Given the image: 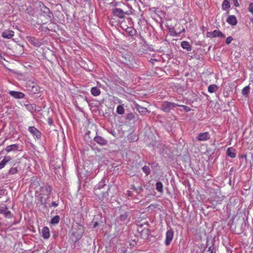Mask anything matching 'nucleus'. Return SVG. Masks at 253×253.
<instances>
[{
    "instance_id": "obj_1",
    "label": "nucleus",
    "mask_w": 253,
    "mask_h": 253,
    "mask_svg": "<svg viewBox=\"0 0 253 253\" xmlns=\"http://www.w3.org/2000/svg\"><path fill=\"white\" fill-rule=\"evenodd\" d=\"M176 106H177V103L169 101H164L161 105V109L165 113H169L171 109H173Z\"/></svg>"
},
{
    "instance_id": "obj_2",
    "label": "nucleus",
    "mask_w": 253,
    "mask_h": 253,
    "mask_svg": "<svg viewBox=\"0 0 253 253\" xmlns=\"http://www.w3.org/2000/svg\"><path fill=\"white\" fill-rule=\"evenodd\" d=\"M40 6L41 9V14L47 17L48 19L51 21L54 17L52 12L42 3L40 4Z\"/></svg>"
},
{
    "instance_id": "obj_3",
    "label": "nucleus",
    "mask_w": 253,
    "mask_h": 253,
    "mask_svg": "<svg viewBox=\"0 0 253 253\" xmlns=\"http://www.w3.org/2000/svg\"><path fill=\"white\" fill-rule=\"evenodd\" d=\"M112 13L114 16L118 17L120 18H123L125 15H128L131 12L129 11H125L123 9L119 8H114L112 9Z\"/></svg>"
},
{
    "instance_id": "obj_4",
    "label": "nucleus",
    "mask_w": 253,
    "mask_h": 253,
    "mask_svg": "<svg viewBox=\"0 0 253 253\" xmlns=\"http://www.w3.org/2000/svg\"><path fill=\"white\" fill-rule=\"evenodd\" d=\"M207 37L210 38L220 37L224 38L225 35L219 30H215L212 32H208L207 33Z\"/></svg>"
},
{
    "instance_id": "obj_5",
    "label": "nucleus",
    "mask_w": 253,
    "mask_h": 253,
    "mask_svg": "<svg viewBox=\"0 0 253 253\" xmlns=\"http://www.w3.org/2000/svg\"><path fill=\"white\" fill-rule=\"evenodd\" d=\"M28 42L32 45L36 47H40L42 44V40L38 39L33 37H27Z\"/></svg>"
},
{
    "instance_id": "obj_6",
    "label": "nucleus",
    "mask_w": 253,
    "mask_h": 253,
    "mask_svg": "<svg viewBox=\"0 0 253 253\" xmlns=\"http://www.w3.org/2000/svg\"><path fill=\"white\" fill-rule=\"evenodd\" d=\"M173 235L174 233L172 229H170L167 231L166 232V240L165 241V244L166 246H168L170 244L173 239Z\"/></svg>"
},
{
    "instance_id": "obj_7",
    "label": "nucleus",
    "mask_w": 253,
    "mask_h": 253,
    "mask_svg": "<svg viewBox=\"0 0 253 253\" xmlns=\"http://www.w3.org/2000/svg\"><path fill=\"white\" fill-rule=\"evenodd\" d=\"M93 140L101 146H105L108 143V140L103 137L96 135L93 138Z\"/></svg>"
},
{
    "instance_id": "obj_8",
    "label": "nucleus",
    "mask_w": 253,
    "mask_h": 253,
    "mask_svg": "<svg viewBox=\"0 0 253 253\" xmlns=\"http://www.w3.org/2000/svg\"><path fill=\"white\" fill-rule=\"evenodd\" d=\"M211 135L208 132H205L200 133L197 137V139L199 141H207L210 139Z\"/></svg>"
},
{
    "instance_id": "obj_9",
    "label": "nucleus",
    "mask_w": 253,
    "mask_h": 253,
    "mask_svg": "<svg viewBox=\"0 0 253 253\" xmlns=\"http://www.w3.org/2000/svg\"><path fill=\"white\" fill-rule=\"evenodd\" d=\"M8 94L15 99H21L25 96V94L20 91L11 90L8 92Z\"/></svg>"
},
{
    "instance_id": "obj_10",
    "label": "nucleus",
    "mask_w": 253,
    "mask_h": 253,
    "mask_svg": "<svg viewBox=\"0 0 253 253\" xmlns=\"http://www.w3.org/2000/svg\"><path fill=\"white\" fill-rule=\"evenodd\" d=\"M28 130L35 137L39 139L41 137V133L37 129L35 126H30L28 128Z\"/></svg>"
},
{
    "instance_id": "obj_11",
    "label": "nucleus",
    "mask_w": 253,
    "mask_h": 253,
    "mask_svg": "<svg viewBox=\"0 0 253 253\" xmlns=\"http://www.w3.org/2000/svg\"><path fill=\"white\" fill-rule=\"evenodd\" d=\"M14 36V32L13 31L6 30L4 31L1 33V36L2 38L7 39H11Z\"/></svg>"
},
{
    "instance_id": "obj_12",
    "label": "nucleus",
    "mask_w": 253,
    "mask_h": 253,
    "mask_svg": "<svg viewBox=\"0 0 253 253\" xmlns=\"http://www.w3.org/2000/svg\"><path fill=\"white\" fill-rule=\"evenodd\" d=\"M51 187L48 185H45L41 187V195H49L51 191Z\"/></svg>"
},
{
    "instance_id": "obj_13",
    "label": "nucleus",
    "mask_w": 253,
    "mask_h": 253,
    "mask_svg": "<svg viewBox=\"0 0 253 253\" xmlns=\"http://www.w3.org/2000/svg\"><path fill=\"white\" fill-rule=\"evenodd\" d=\"M226 22L232 26H235L237 23L236 17L234 15H230L226 19Z\"/></svg>"
},
{
    "instance_id": "obj_14",
    "label": "nucleus",
    "mask_w": 253,
    "mask_h": 253,
    "mask_svg": "<svg viewBox=\"0 0 253 253\" xmlns=\"http://www.w3.org/2000/svg\"><path fill=\"white\" fill-rule=\"evenodd\" d=\"M42 237L44 239H48L50 236L49 228L46 226L43 227L42 230Z\"/></svg>"
},
{
    "instance_id": "obj_15",
    "label": "nucleus",
    "mask_w": 253,
    "mask_h": 253,
    "mask_svg": "<svg viewBox=\"0 0 253 253\" xmlns=\"http://www.w3.org/2000/svg\"><path fill=\"white\" fill-rule=\"evenodd\" d=\"M135 107L137 109L139 113L142 115H145L148 112V110L146 108L143 107L138 105V104H135Z\"/></svg>"
},
{
    "instance_id": "obj_16",
    "label": "nucleus",
    "mask_w": 253,
    "mask_h": 253,
    "mask_svg": "<svg viewBox=\"0 0 253 253\" xmlns=\"http://www.w3.org/2000/svg\"><path fill=\"white\" fill-rule=\"evenodd\" d=\"M19 148V145L17 144H14L10 145L7 146L5 148V151L7 152H9L11 151H14L18 150Z\"/></svg>"
},
{
    "instance_id": "obj_17",
    "label": "nucleus",
    "mask_w": 253,
    "mask_h": 253,
    "mask_svg": "<svg viewBox=\"0 0 253 253\" xmlns=\"http://www.w3.org/2000/svg\"><path fill=\"white\" fill-rule=\"evenodd\" d=\"M126 120H128V121L134 120L136 119H138V115L131 112L129 113L126 115Z\"/></svg>"
},
{
    "instance_id": "obj_18",
    "label": "nucleus",
    "mask_w": 253,
    "mask_h": 253,
    "mask_svg": "<svg viewBox=\"0 0 253 253\" xmlns=\"http://www.w3.org/2000/svg\"><path fill=\"white\" fill-rule=\"evenodd\" d=\"M227 155L231 158H235L236 156L235 150L232 147L228 148L227 150Z\"/></svg>"
},
{
    "instance_id": "obj_19",
    "label": "nucleus",
    "mask_w": 253,
    "mask_h": 253,
    "mask_svg": "<svg viewBox=\"0 0 253 253\" xmlns=\"http://www.w3.org/2000/svg\"><path fill=\"white\" fill-rule=\"evenodd\" d=\"M181 47L185 49H186L188 51H190L192 50V47L190 45L189 43L187 41H183L181 43Z\"/></svg>"
},
{
    "instance_id": "obj_20",
    "label": "nucleus",
    "mask_w": 253,
    "mask_h": 253,
    "mask_svg": "<svg viewBox=\"0 0 253 253\" xmlns=\"http://www.w3.org/2000/svg\"><path fill=\"white\" fill-rule=\"evenodd\" d=\"M11 158L9 156H5L0 162V169H2L6 164L10 160Z\"/></svg>"
},
{
    "instance_id": "obj_21",
    "label": "nucleus",
    "mask_w": 253,
    "mask_h": 253,
    "mask_svg": "<svg viewBox=\"0 0 253 253\" xmlns=\"http://www.w3.org/2000/svg\"><path fill=\"white\" fill-rule=\"evenodd\" d=\"M26 109L31 113L36 112L37 108L36 105L34 104H25Z\"/></svg>"
},
{
    "instance_id": "obj_22",
    "label": "nucleus",
    "mask_w": 253,
    "mask_h": 253,
    "mask_svg": "<svg viewBox=\"0 0 253 253\" xmlns=\"http://www.w3.org/2000/svg\"><path fill=\"white\" fill-rule=\"evenodd\" d=\"M91 93L92 95L94 96H97L100 95L101 91L100 89L97 87H93L91 89Z\"/></svg>"
},
{
    "instance_id": "obj_23",
    "label": "nucleus",
    "mask_w": 253,
    "mask_h": 253,
    "mask_svg": "<svg viewBox=\"0 0 253 253\" xmlns=\"http://www.w3.org/2000/svg\"><path fill=\"white\" fill-rule=\"evenodd\" d=\"M218 88V87L216 84H211L208 87V91L210 93H213L216 92Z\"/></svg>"
},
{
    "instance_id": "obj_24",
    "label": "nucleus",
    "mask_w": 253,
    "mask_h": 253,
    "mask_svg": "<svg viewBox=\"0 0 253 253\" xmlns=\"http://www.w3.org/2000/svg\"><path fill=\"white\" fill-rule=\"evenodd\" d=\"M250 90V87L249 85L245 86L242 90V94L243 95V96L247 97L249 96V93Z\"/></svg>"
},
{
    "instance_id": "obj_25",
    "label": "nucleus",
    "mask_w": 253,
    "mask_h": 253,
    "mask_svg": "<svg viewBox=\"0 0 253 253\" xmlns=\"http://www.w3.org/2000/svg\"><path fill=\"white\" fill-rule=\"evenodd\" d=\"M117 113L119 115H123L125 113V109L123 105H118L116 109Z\"/></svg>"
},
{
    "instance_id": "obj_26",
    "label": "nucleus",
    "mask_w": 253,
    "mask_h": 253,
    "mask_svg": "<svg viewBox=\"0 0 253 253\" xmlns=\"http://www.w3.org/2000/svg\"><path fill=\"white\" fill-rule=\"evenodd\" d=\"M156 189L159 192H163V185L160 181H158L156 184Z\"/></svg>"
},
{
    "instance_id": "obj_27",
    "label": "nucleus",
    "mask_w": 253,
    "mask_h": 253,
    "mask_svg": "<svg viewBox=\"0 0 253 253\" xmlns=\"http://www.w3.org/2000/svg\"><path fill=\"white\" fill-rule=\"evenodd\" d=\"M230 7V4L227 0H224L222 4V8L224 10L229 9Z\"/></svg>"
},
{
    "instance_id": "obj_28",
    "label": "nucleus",
    "mask_w": 253,
    "mask_h": 253,
    "mask_svg": "<svg viewBox=\"0 0 253 253\" xmlns=\"http://www.w3.org/2000/svg\"><path fill=\"white\" fill-rule=\"evenodd\" d=\"M106 185L105 180L102 179L95 187V189H100L103 188Z\"/></svg>"
},
{
    "instance_id": "obj_29",
    "label": "nucleus",
    "mask_w": 253,
    "mask_h": 253,
    "mask_svg": "<svg viewBox=\"0 0 253 253\" xmlns=\"http://www.w3.org/2000/svg\"><path fill=\"white\" fill-rule=\"evenodd\" d=\"M60 216L59 215H55L51 218L50 223L52 224H56L59 222Z\"/></svg>"
},
{
    "instance_id": "obj_30",
    "label": "nucleus",
    "mask_w": 253,
    "mask_h": 253,
    "mask_svg": "<svg viewBox=\"0 0 253 253\" xmlns=\"http://www.w3.org/2000/svg\"><path fill=\"white\" fill-rule=\"evenodd\" d=\"M43 195H40V201L41 202V205H43L44 207L46 208V202L44 199V198L43 196Z\"/></svg>"
},
{
    "instance_id": "obj_31",
    "label": "nucleus",
    "mask_w": 253,
    "mask_h": 253,
    "mask_svg": "<svg viewBox=\"0 0 253 253\" xmlns=\"http://www.w3.org/2000/svg\"><path fill=\"white\" fill-rule=\"evenodd\" d=\"M128 214H129V213L128 212H125L124 213L120 215V219L121 221L126 220L128 216Z\"/></svg>"
},
{
    "instance_id": "obj_32",
    "label": "nucleus",
    "mask_w": 253,
    "mask_h": 253,
    "mask_svg": "<svg viewBox=\"0 0 253 253\" xmlns=\"http://www.w3.org/2000/svg\"><path fill=\"white\" fill-rule=\"evenodd\" d=\"M142 169L146 175L150 174V169L149 167L145 166L142 168Z\"/></svg>"
},
{
    "instance_id": "obj_33",
    "label": "nucleus",
    "mask_w": 253,
    "mask_h": 253,
    "mask_svg": "<svg viewBox=\"0 0 253 253\" xmlns=\"http://www.w3.org/2000/svg\"><path fill=\"white\" fill-rule=\"evenodd\" d=\"M177 106L182 107L183 108L184 110L187 112H188L191 110V109L189 107L185 106V105H181V104L177 103Z\"/></svg>"
},
{
    "instance_id": "obj_34",
    "label": "nucleus",
    "mask_w": 253,
    "mask_h": 253,
    "mask_svg": "<svg viewBox=\"0 0 253 253\" xmlns=\"http://www.w3.org/2000/svg\"><path fill=\"white\" fill-rule=\"evenodd\" d=\"M17 172V169L16 168H11L9 170V173L11 174H14Z\"/></svg>"
},
{
    "instance_id": "obj_35",
    "label": "nucleus",
    "mask_w": 253,
    "mask_h": 253,
    "mask_svg": "<svg viewBox=\"0 0 253 253\" xmlns=\"http://www.w3.org/2000/svg\"><path fill=\"white\" fill-rule=\"evenodd\" d=\"M248 10L250 12H251L252 14H253V2H251L249 4L248 7Z\"/></svg>"
},
{
    "instance_id": "obj_36",
    "label": "nucleus",
    "mask_w": 253,
    "mask_h": 253,
    "mask_svg": "<svg viewBox=\"0 0 253 253\" xmlns=\"http://www.w3.org/2000/svg\"><path fill=\"white\" fill-rule=\"evenodd\" d=\"M3 214H4V216L6 217H8V218L11 217V213L9 211L6 210V211H5V212L3 213Z\"/></svg>"
},
{
    "instance_id": "obj_37",
    "label": "nucleus",
    "mask_w": 253,
    "mask_h": 253,
    "mask_svg": "<svg viewBox=\"0 0 253 253\" xmlns=\"http://www.w3.org/2000/svg\"><path fill=\"white\" fill-rule=\"evenodd\" d=\"M7 210V208L6 205H4L3 207H0V212L2 213H3Z\"/></svg>"
},
{
    "instance_id": "obj_38",
    "label": "nucleus",
    "mask_w": 253,
    "mask_h": 253,
    "mask_svg": "<svg viewBox=\"0 0 253 253\" xmlns=\"http://www.w3.org/2000/svg\"><path fill=\"white\" fill-rule=\"evenodd\" d=\"M233 40V39L232 37H231V36L228 37L226 39V44H230Z\"/></svg>"
},
{
    "instance_id": "obj_39",
    "label": "nucleus",
    "mask_w": 253,
    "mask_h": 253,
    "mask_svg": "<svg viewBox=\"0 0 253 253\" xmlns=\"http://www.w3.org/2000/svg\"><path fill=\"white\" fill-rule=\"evenodd\" d=\"M129 29H130V30H129L128 31L129 35L131 37L135 35L136 31L134 30L130 29V28H129Z\"/></svg>"
},
{
    "instance_id": "obj_40",
    "label": "nucleus",
    "mask_w": 253,
    "mask_h": 253,
    "mask_svg": "<svg viewBox=\"0 0 253 253\" xmlns=\"http://www.w3.org/2000/svg\"><path fill=\"white\" fill-rule=\"evenodd\" d=\"M143 191V189L141 186L136 188V192L137 194L140 193Z\"/></svg>"
},
{
    "instance_id": "obj_41",
    "label": "nucleus",
    "mask_w": 253,
    "mask_h": 253,
    "mask_svg": "<svg viewBox=\"0 0 253 253\" xmlns=\"http://www.w3.org/2000/svg\"><path fill=\"white\" fill-rule=\"evenodd\" d=\"M148 229H143L142 231V234L143 233L145 234V238H147L148 237Z\"/></svg>"
},
{
    "instance_id": "obj_42",
    "label": "nucleus",
    "mask_w": 253,
    "mask_h": 253,
    "mask_svg": "<svg viewBox=\"0 0 253 253\" xmlns=\"http://www.w3.org/2000/svg\"><path fill=\"white\" fill-rule=\"evenodd\" d=\"M233 2L234 4V5L235 7H238L239 6V4L238 3V0H233Z\"/></svg>"
},
{
    "instance_id": "obj_43",
    "label": "nucleus",
    "mask_w": 253,
    "mask_h": 253,
    "mask_svg": "<svg viewBox=\"0 0 253 253\" xmlns=\"http://www.w3.org/2000/svg\"><path fill=\"white\" fill-rule=\"evenodd\" d=\"M58 206V203H56V202H53L52 203H51V205H49V207H56Z\"/></svg>"
},
{
    "instance_id": "obj_44",
    "label": "nucleus",
    "mask_w": 253,
    "mask_h": 253,
    "mask_svg": "<svg viewBox=\"0 0 253 253\" xmlns=\"http://www.w3.org/2000/svg\"><path fill=\"white\" fill-rule=\"evenodd\" d=\"M48 124L50 125H52V124H53V122H52V120H51V119L50 118H49L48 119Z\"/></svg>"
},
{
    "instance_id": "obj_45",
    "label": "nucleus",
    "mask_w": 253,
    "mask_h": 253,
    "mask_svg": "<svg viewBox=\"0 0 253 253\" xmlns=\"http://www.w3.org/2000/svg\"><path fill=\"white\" fill-rule=\"evenodd\" d=\"M46 195V197L45 198H44V199L46 200V204H47V202L49 199V195Z\"/></svg>"
},
{
    "instance_id": "obj_46",
    "label": "nucleus",
    "mask_w": 253,
    "mask_h": 253,
    "mask_svg": "<svg viewBox=\"0 0 253 253\" xmlns=\"http://www.w3.org/2000/svg\"><path fill=\"white\" fill-rule=\"evenodd\" d=\"M34 88H35V90H33V91L34 93H36V92L38 91V87L37 86H36V87L33 86V89H34Z\"/></svg>"
},
{
    "instance_id": "obj_47",
    "label": "nucleus",
    "mask_w": 253,
    "mask_h": 253,
    "mask_svg": "<svg viewBox=\"0 0 253 253\" xmlns=\"http://www.w3.org/2000/svg\"><path fill=\"white\" fill-rule=\"evenodd\" d=\"M131 189H133V190L135 191L136 190V187H135V186L134 185H131Z\"/></svg>"
},
{
    "instance_id": "obj_48",
    "label": "nucleus",
    "mask_w": 253,
    "mask_h": 253,
    "mask_svg": "<svg viewBox=\"0 0 253 253\" xmlns=\"http://www.w3.org/2000/svg\"><path fill=\"white\" fill-rule=\"evenodd\" d=\"M31 253V251L29 250V251H23L22 252V253Z\"/></svg>"
},
{
    "instance_id": "obj_49",
    "label": "nucleus",
    "mask_w": 253,
    "mask_h": 253,
    "mask_svg": "<svg viewBox=\"0 0 253 253\" xmlns=\"http://www.w3.org/2000/svg\"><path fill=\"white\" fill-rule=\"evenodd\" d=\"M98 225V223L97 222H95V224H94V227H96Z\"/></svg>"
},
{
    "instance_id": "obj_50",
    "label": "nucleus",
    "mask_w": 253,
    "mask_h": 253,
    "mask_svg": "<svg viewBox=\"0 0 253 253\" xmlns=\"http://www.w3.org/2000/svg\"><path fill=\"white\" fill-rule=\"evenodd\" d=\"M3 57L1 56V54L0 53V59H3Z\"/></svg>"
},
{
    "instance_id": "obj_51",
    "label": "nucleus",
    "mask_w": 253,
    "mask_h": 253,
    "mask_svg": "<svg viewBox=\"0 0 253 253\" xmlns=\"http://www.w3.org/2000/svg\"><path fill=\"white\" fill-rule=\"evenodd\" d=\"M118 100H118V102H119V103H122V100H120V99H118Z\"/></svg>"
},
{
    "instance_id": "obj_52",
    "label": "nucleus",
    "mask_w": 253,
    "mask_h": 253,
    "mask_svg": "<svg viewBox=\"0 0 253 253\" xmlns=\"http://www.w3.org/2000/svg\"><path fill=\"white\" fill-rule=\"evenodd\" d=\"M209 251H210L211 250V247L209 248Z\"/></svg>"
},
{
    "instance_id": "obj_53",
    "label": "nucleus",
    "mask_w": 253,
    "mask_h": 253,
    "mask_svg": "<svg viewBox=\"0 0 253 253\" xmlns=\"http://www.w3.org/2000/svg\"><path fill=\"white\" fill-rule=\"evenodd\" d=\"M184 31H185V30H184V29H183L182 30V32H184Z\"/></svg>"
},
{
    "instance_id": "obj_54",
    "label": "nucleus",
    "mask_w": 253,
    "mask_h": 253,
    "mask_svg": "<svg viewBox=\"0 0 253 253\" xmlns=\"http://www.w3.org/2000/svg\"><path fill=\"white\" fill-rule=\"evenodd\" d=\"M179 102V104H180V101H178Z\"/></svg>"
},
{
    "instance_id": "obj_55",
    "label": "nucleus",
    "mask_w": 253,
    "mask_h": 253,
    "mask_svg": "<svg viewBox=\"0 0 253 253\" xmlns=\"http://www.w3.org/2000/svg\"><path fill=\"white\" fill-rule=\"evenodd\" d=\"M179 102V104H180V101H178Z\"/></svg>"
},
{
    "instance_id": "obj_56",
    "label": "nucleus",
    "mask_w": 253,
    "mask_h": 253,
    "mask_svg": "<svg viewBox=\"0 0 253 253\" xmlns=\"http://www.w3.org/2000/svg\"><path fill=\"white\" fill-rule=\"evenodd\" d=\"M211 253H212V250L211 251Z\"/></svg>"
}]
</instances>
